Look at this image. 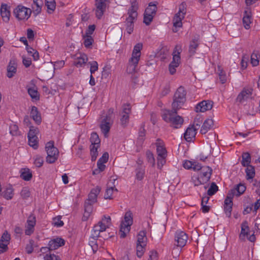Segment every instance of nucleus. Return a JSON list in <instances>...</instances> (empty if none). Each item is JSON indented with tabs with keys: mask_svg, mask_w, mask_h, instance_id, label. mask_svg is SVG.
<instances>
[{
	"mask_svg": "<svg viewBox=\"0 0 260 260\" xmlns=\"http://www.w3.org/2000/svg\"><path fill=\"white\" fill-rule=\"evenodd\" d=\"M178 110H165L163 111L161 116L164 121L170 123L171 126L178 128L181 126L183 123V118L177 115Z\"/></svg>",
	"mask_w": 260,
	"mask_h": 260,
	"instance_id": "obj_1",
	"label": "nucleus"
},
{
	"mask_svg": "<svg viewBox=\"0 0 260 260\" xmlns=\"http://www.w3.org/2000/svg\"><path fill=\"white\" fill-rule=\"evenodd\" d=\"M138 3L136 2H133L127 11L128 17H126L125 21L126 30L129 35L133 32L134 30V22L137 20L138 17Z\"/></svg>",
	"mask_w": 260,
	"mask_h": 260,
	"instance_id": "obj_2",
	"label": "nucleus"
},
{
	"mask_svg": "<svg viewBox=\"0 0 260 260\" xmlns=\"http://www.w3.org/2000/svg\"><path fill=\"white\" fill-rule=\"evenodd\" d=\"M142 43H137L134 47L132 56L129 59L126 71L129 74H132L136 71L138 62L140 59L141 51L142 49Z\"/></svg>",
	"mask_w": 260,
	"mask_h": 260,
	"instance_id": "obj_3",
	"label": "nucleus"
},
{
	"mask_svg": "<svg viewBox=\"0 0 260 260\" xmlns=\"http://www.w3.org/2000/svg\"><path fill=\"white\" fill-rule=\"evenodd\" d=\"M111 222V217L104 215L101 221H99L97 224L95 225L91 232L90 242L93 243L94 241L100 237V233L106 231L108 228Z\"/></svg>",
	"mask_w": 260,
	"mask_h": 260,
	"instance_id": "obj_4",
	"label": "nucleus"
},
{
	"mask_svg": "<svg viewBox=\"0 0 260 260\" xmlns=\"http://www.w3.org/2000/svg\"><path fill=\"white\" fill-rule=\"evenodd\" d=\"M186 90L183 86L178 88L174 94L172 104V108L174 110H179L181 108L186 101Z\"/></svg>",
	"mask_w": 260,
	"mask_h": 260,
	"instance_id": "obj_5",
	"label": "nucleus"
},
{
	"mask_svg": "<svg viewBox=\"0 0 260 260\" xmlns=\"http://www.w3.org/2000/svg\"><path fill=\"white\" fill-rule=\"evenodd\" d=\"M133 223V213L131 211H128L125 212L124 220L121 221L120 224L119 234L121 238H124L126 237V234L130 231L131 226Z\"/></svg>",
	"mask_w": 260,
	"mask_h": 260,
	"instance_id": "obj_6",
	"label": "nucleus"
},
{
	"mask_svg": "<svg viewBox=\"0 0 260 260\" xmlns=\"http://www.w3.org/2000/svg\"><path fill=\"white\" fill-rule=\"evenodd\" d=\"M182 51L181 46L177 45L175 46L173 52V60L169 66V71L171 75H174L176 72V68L181 62L180 53Z\"/></svg>",
	"mask_w": 260,
	"mask_h": 260,
	"instance_id": "obj_7",
	"label": "nucleus"
},
{
	"mask_svg": "<svg viewBox=\"0 0 260 260\" xmlns=\"http://www.w3.org/2000/svg\"><path fill=\"white\" fill-rule=\"evenodd\" d=\"M46 151L47 153L46 162L48 164H53L58 159L59 151L57 148L54 146V142L50 141L47 143L45 146Z\"/></svg>",
	"mask_w": 260,
	"mask_h": 260,
	"instance_id": "obj_8",
	"label": "nucleus"
},
{
	"mask_svg": "<svg viewBox=\"0 0 260 260\" xmlns=\"http://www.w3.org/2000/svg\"><path fill=\"white\" fill-rule=\"evenodd\" d=\"M31 12V9L21 5L17 6L13 11L15 17L19 20H27L30 17Z\"/></svg>",
	"mask_w": 260,
	"mask_h": 260,
	"instance_id": "obj_9",
	"label": "nucleus"
},
{
	"mask_svg": "<svg viewBox=\"0 0 260 260\" xmlns=\"http://www.w3.org/2000/svg\"><path fill=\"white\" fill-rule=\"evenodd\" d=\"M185 4L182 3L179 8V11L176 13L173 19V26L175 27L173 29V31L176 32L178 30L177 27H181L182 26V20L184 19L186 14V10L185 8Z\"/></svg>",
	"mask_w": 260,
	"mask_h": 260,
	"instance_id": "obj_10",
	"label": "nucleus"
},
{
	"mask_svg": "<svg viewBox=\"0 0 260 260\" xmlns=\"http://www.w3.org/2000/svg\"><path fill=\"white\" fill-rule=\"evenodd\" d=\"M132 112V107L130 104H124L121 107L120 112V122L123 127L127 126L129 120V114Z\"/></svg>",
	"mask_w": 260,
	"mask_h": 260,
	"instance_id": "obj_11",
	"label": "nucleus"
},
{
	"mask_svg": "<svg viewBox=\"0 0 260 260\" xmlns=\"http://www.w3.org/2000/svg\"><path fill=\"white\" fill-rule=\"evenodd\" d=\"M113 124V120L109 116H105L102 120L100 127L105 137H108V133Z\"/></svg>",
	"mask_w": 260,
	"mask_h": 260,
	"instance_id": "obj_12",
	"label": "nucleus"
},
{
	"mask_svg": "<svg viewBox=\"0 0 260 260\" xmlns=\"http://www.w3.org/2000/svg\"><path fill=\"white\" fill-rule=\"evenodd\" d=\"M188 235L183 231H177L175 234V244L178 247H184L187 241Z\"/></svg>",
	"mask_w": 260,
	"mask_h": 260,
	"instance_id": "obj_13",
	"label": "nucleus"
},
{
	"mask_svg": "<svg viewBox=\"0 0 260 260\" xmlns=\"http://www.w3.org/2000/svg\"><path fill=\"white\" fill-rule=\"evenodd\" d=\"M36 224V218L33 214H31L27 218L25 224V234L26 235H31L35 231V226Z\"/></svg>",
	"mask_w": 260,
	"mask_h": 260,
	"instance_id": "obj_14",
	"label": "nucleus"
},
{
	"mask_svg": "<svg viewBox=\"0 0 260 260\" xmlns=\"http://www.w3.org/2000/svg\"><path fill=\"white\" fill-rule=\"evenodd\" d=\"M108 0H95V12L98 19H100L106 11V2Z\"/></svg>",
	"mask_w": 260,
	"mask_h": 260,
	"instance_id": "obj_15",
	"label": "nucleus"
},
{
	"mask_svg": "<svg viewBox=\"0 0 260 260\" xmlns=\"http://www.w3.org/2000/svg\"><path fill=\"white\" fill-rule=\"evenodd\" d=\"M201 169H200V172L199 176L203 179L202 182H208L212 174V169L208 166H202L201 165Z\"/></svg>",
	"mask_w": 260,
	"mask_h": 260,
	"instance_id": "obj_16",
	"label": "nucleus"
},
{
	"mask_svg": "<svg viewBox=\"0 0 260 260\" xmlns=\"http://www.w3.org/2000/svg\"><path fill=\"white\" fill-rule=\"evenodd\" d=\"M213 102L212 101H203L198 103L195 107L196 112H204L211 110L213 107Z\"/></svg>",
	"mask_w": 260,
	"mask_h": 260,
	"instance_id": "obj_17",
	"label": "nucleus"
},
{
	"mask_svg": "<svg viewBox=\"0 0 260 260\" xmlns=\"http://www.w3.org/2000/svg\"><path fill=\"white\" fill-rule=\"evenodd\" d=\"M10 240V235L7 231H5L2 235L0 239V254L7 251L8 247V245Z\"/></svg>",
	"mask_w": 260,
	"mask_h": 260,
	"instance_id": "obj_18",
	"label": "nucleus"
},
{
	"mask_svg": "<svg viewBox=\"0 0 260 260\" xmlns=\"http://www.w3.org/2000/svg\"><path fill=\"white\" fill-rule=\"evenodd\" d=\"M252 93V89L251 88H244L240 92L237 97V102L239 103H243L244 101L251 98Z\"/></svg>",
	"mask_w": 260,
	"mask_h": 260,
	"instance_id": "obj_19",
	"label": "nucleus"
},
{
	"mask_svg": "<svg viewBox=\"0 0 260 260\" xmlns=\"http://www.w3.org/2000/svg\"><path fill=\"white\" fill-rule=\"evenodd\" d=\"M65 244V241L61 238L56 237L49 241L48 245L50 250H55L59 247L63 246Z\"/></svg>",
	"mask_w": 260,
	"mask_h": 260,
	"instance_id": "obj_20",
	"label": "nucleus"
},
{
	"mask_svg": "<svg viewBox=\"0 0 260 260\" xmlns=\"http://www.w3.org/2000/svg\"><path fill=\"white\" fill-rule=\"evenodd\" d=\"M198 128L193 126H189L184 134V138L187 142H191L195 138Z\"/></svg>",
	"mask_w": 260,
	"mask_h": 260,
	"instance_id": "obj_21",
	"label": "nucleus"
},
{
	"mask_svg": "<svg viewBox=\"0 0 260 260\" xmlns=\"http://www.w3.org/2000/svg\"><path fill=\"white\" fill-rule=\"evenodd\" d=\"M0 12L3 20L5 22H8L10 20V11L7 4H3L1 5Z\"/></svg>",
	"mask_w": 260,
	"mask_h": 260,
	"instance_id": "obj_22",
	"label": "nucleus"
},
{
	"mask_svg": "<svg viewBox=\"0 0 260 260\" xmlns=\"http://www.w3.org/2000/svg\"><path fill=\"white\" fill-rule=\"evenodd\" d=\"M117 179L114 178L113 177H111V179L110 180V182L109 183V184L111 182H112V184H113V186H110L108 187L106 191L104 198L106 199H111L114 190H115L117 191V189L115 188V182L116 181Z\"/></svg>",
	"mask_w": 260,
	"mask_h": 260,
	"instance_id": "obj_23",
	"label": "nucleus"
},
{
	"mask_svg": "<svg viewBox=\"0 0 260 260\" xmlns=\"http://www.w3.org/2000/svg\"><path fill=\"white\" fill-rule=\"evenodd\" d=\"M17 71V64L15 60H10L7 67V76L9 78H11L16 74Z\"/></svg>",
	"mask_w": 260,
	"mask_h": 260,
	"instance_id": "obj_24",
	"label": "nucleus"
},
{
	"mask_svg": "<svg viewBox=\"0 0 260 260\" xmlns=\"http://www.w3.org/2000/svg\"><path fill=\"white\" fill-rule=\"evenodd\" d=\"M100 192V188L98 186L92 189L88 194V198L86 201L94 204L96 202L97 196Z\"/></svg>",
	"mask_w": 260,
	"mask_h": 260,
	"instance_id": "obj_25",
	"label": "nucleus"
},
{
	"mask_svg": "<svg viewBox=\"0 0 260 260\" xmlns=\"http://www.w3.org/2000/svg\"><path fill=\"white\" fill-rule=\"evenodd\" d=\"M251 14L250 10H247L244 11L243 17V23L244 27L248 29L250 27Z\"/></svg>",
	"mask_w": 260,
	"mask_h": 260,
	"instance_id": "obj_26",
	"label": "nucleus"
},
{
	"mask_svg": "<svg viewBox=\"0 0 260 260\" xmlns=\"http://www.w3.org/2000/svg\"><path fill=\"white\" fill-rule=\"evenodd\" d=\"M246 188V186L244 184L239 183L234 188L230 190V191L231 192L233 193L234 196L239 197L245 192Z\"/></svg>",
	"mask_w": 260,
	"mask_h": 260,
	"instance_id": "obj_27",
	"label": "nucleus"
},
{
	"mask_svg": "<svg viewBox=\"0 0 260 260\" xmlns=\"http://www.w3.org/2000/svg\"><path fill=\"white\" fill-rule=\"evenodd\" d=\"M249 228L247 221H244L241 224V231L239 236L240 239L244 240L245 236H248L249 235Z\"/></svg>",
	"mask_w": 260,
	"mask_h": 260,
	"instance_id": "obj_28",
	"label": "nucleus"
},
{
	"mask_svg": "<svg viewBox=\"0 0 260 260\" xmlns=\"http://www.w3.org/2000/svg\"><path fill=\"white\" fill-rule=\"evenodd\" d=\"M183 167L186 169H192L194 171H199L201 169V164L197 162H192L190 160H185L183 164Z\"/></svg>",
	"mask_w": 260,
	"mask_h": 260,
	"instance_id": "obj_29",
	"label": "nucleus"
},
{
	"mask_svg": "<svg viewBox=\"0 0 260 260\" xmlns=\"http://www.w3.org/2000/svg\"><path fill=\"white\" fill-rule=\"evenodd\" d=\"M88 58L86 54H81L80 56L77 57L74 61V64L77 67H81L85 65L87 61Z\"/></svg>",
	"mask_w": 260,
	"mask_h": 260,
	"instance_id": "obj_30",
	"label": "nucleus"
},
{
	"mask_svg": "<svg viewBox=\"0 0 260 260\" xmlns=\"http://www.w3.org/2000/svg\"><path fill=\"white\" fill-rule=\"evenodd\" d=\"M213 125V121L211 119H206L202 125L200 132L202 134H206Z\"/></svg>",
	"mask_w": 260,
	"mask_h": 260,
	"instance_id": "obj_31",
	"label": "nucleus"
},
{
	"mask_svg": "<svg viewBox=\"0 0 260 260\" xmlns=\"http://www.w3.org/2000/svg\"><path fill=\"white\" fill-rule=\"evenodd\" d=\"M30 116L37 124H39L41 122V117L36 107L32 106L31 107Z\"/></svg>",
	"mask_w": 260,
	"mask_h": 260,
	"instance_id": "obj_32",
	"label": "nucleus"
},
{
	"mask_svg": "<svg viewBox=\"0 0 260 260\" xmlns=\"http://www.w3.org/2000/svg\"><path fill=\"white\" fill-rule=\"evenodd\" d=\"M156 145V151L158 154V156H166L167 151L166 148L162 145V142L159 139L157 140Z\"/></svg>",
	"mask_w": 260,
	"mask_h": 260,
	"instance_id": "obj_33",
	"label": "nucleus"
},
{
	"mask_svg": "<svg viewBox=\"0 0 260 260\" xmlns=\"http://www.w3.org/2000/svg\"><path fill=\"white\" fill-rule=\"evenodd\" d=\"M136 179L138 181H141L143 179L145 174V167L139 166L135 170Z\"/></svg>",
	"mask_w": 260,
	"mask_h": 260,
	"instance_id": "obj_34",
	"label": "nucleus"
},
{
	"mask_svg": "<svg viewBox=\"0 0 260 260\" xmlns=\"http://www.w3.org/2000/svg\"><path fill=\"white\" fill-rule=\"evenodd\" d=\"M198 41L199 39L196 38L190 42L188 51L190 56H192L195 54L196 50L199 47Z\"/></svg>",
	"mask_w": 260,
	"mask_h": 260,
	"instance_id": "obj_35",
	"label": "nucleus"
},
{
	"mask_svg": "<svg viewBox=\"0 0 260 260\" xmlns=\"http://www.w3.org/2000/svg\"><path fill=\"white\" fill-rule=\"evenodd\" d=\"M92 204L93 203L85 201L84 204V213L83 215V220H87L90 213L92 211Z\"/></svg>",
	"mask_w": 260,
	"mask_h": 260,
	"instance_id": "obj_36",
	"label": "nucleus"
},
{
	"mask_svg": "<svg viewBox=\"0 0 260 260\" xmlns=\"http://www.w3.org/2000/svg\"><path fill=\"white\" fill-rule=\"evenodd\" d=\"M251 161V157L249 153L243 152L242 155L241 165L243 167L250 166Z\"/></svg>",
	"mask_w": 260,
	"mask_h": 260,
	"instance_id": "obj_37",
	"label": "nucleus"
},
{
	"mask_svg": "<svg viewBox=\"0 0 260 260\" xmlns=\"http://www.w3.org/2000/svg\"><path fill=\"white\" fill-rule=\"evenodd\" d=\"M245 169L246 178L247 180L252 179L255 175V168L253 166H246Z\"/></svg>",
	"mask_w": 260,
	"mask_h": 260,
	"instance_id": "obj_38",
	"label": "nucleus"
},
{
	"mask_svg": "<svg viewBox=\"0 0 260 260\" xmlns=\"http://www.w3.org/2000/svg\"><path fill=\"white\" fill-rule=\"evenodd\" d=\"M157 4L158 3L157 2L150 3L148 6L146 8L145 13H146V14H151L155 16L157 10L156 6Z\"/></svg>",
	"mask_w": 260,
	"mask_h": 260,
	"instance_id": "obj_39",
	"label": "nucleus"
},
{
	"mask_svg": "<svg viewBox=\"0 0 260 260\" xmlns=\"http://www.w3.org/2000/svg\"><path fill=\"white\" fill-rule=\"evenodd\" d=\"M20 177L25 181H29L32 178V174L28 168L21 170Z\"/></svg>",
	"mask_w": 260,
	"mask_h": 260,
	"instance_id": "obj_40",
	"label": "nucleus"
},
{
	"mask_svg": "<svg viewBox=\"0 0 260 260\" xmlns=\"http://www.w3.org/2000/svg\"><path fill=\"white\" fill-rule=\"evenodd\" d=\"M203 179H201L199 175H193L192 176L190 182L194 186H198L201 184H204L206 182H202Z\"/></svg>",
	"mask_w": 260,
	"mask_h": 260,
	"instance_id": "obj_41",
	"label": "nucleus"
},
{
	"mask_svg": "<svg viewBox=\"0 0 260 260\" xmlns=\"http://www.w3.org/2000/svg\"><path fill=\"white\" fill-rule=\"evenodd\" d=\"M137 237H138V239H137V243H138V244H142V245L146 243L147 238H146V232L145 231H144V230L141 231L139 233V234L137 236Z\"/></svg>",
	"mask_w": 260,
	"mask_h": 260,
	"instance_id": "obj_42",
	"label": "nucleus"
},
{
	"mask_svg": "<svg viewBox=\"0 0 260 260\" xmlns=\"http://www.w3.org/2000/svg\"><path fill=\"white\" fill-rule=\"evenodd\" d=\"M146 131L144 128V125L142 124L138 133V142L142 144L145 140Z\"/></svg>",
	"mask_w": 260,
	"mask_h": 260,
	"instance_id": "obj_43",
	"label": "nucleus"
},
{
	"mask_svg": "<svg viewBox=\"0 0 260 260\" xmlns=\"http://www.w3.org/2000/svg\"><path fill=\"white\" fill-rule=\"evenodd\" d=\"M260 54L258 51H254L251 55V63L253 66L255 67L258 64V58Z\"/></svg>",
	"mask_w": 260,
	"mask_h": 260,
	"instance_id": "obj_44",
	"label": "nucleus"
},
{
	"mask_svg": "<svg viewBox=\"0 0 260 260\" xmlns=\"http://www.w3.org/2000/svg\"><path fill=\"white\" fill-rule=\"evenodd\" d=\"M35 3H36L31 9L36 15H38L41 12L43 3L42 0H37V2Z\"/></svg>",
	"mask_w": 260,
	"mask_h": 260,
	"instance_id": "obj_45",
	"label": "nucleus"
},
{
	"mask_svg": "<svg viewBox=\"0 0 260 260\" xmlns=\"http://www.w3.org/2000/svg\"><path fill=\"white\" fill-rule=\"evenodd\" d=\"M90 141L91 143V145H96V146L100 145L101 141L99 135L96 133H92L91 134Z\"/></svg>",
	"mask_w": 260,
	"mask_h": 260,
	"instance_id": "obj_46",
	"label": "nucleus"
},
{
	"mask_svg": "<svg viewBox=\"0 0 260 260\" xmlns=\"http://www.w3.org/2000/svg\"><path fill=\"white\" fill-rule=\"evenodd\" d=\"M27 92L32 99L36 100H39V94L36 88H28L27 89Z\"/></svg>",
	"mask_w": 260,
	"mask_h": 260,
	"instance_id": "obj_47",
	"label": "nucleus"
},
{
	"mask_svg": "<svg viewBox=\"0 0 260 260\" xmlns=\"http://www.w3.org/2000/svg\"><path fill=\"white\" fill-rule=\"evenodd\" d=\"M100 146H96V145H90V154L91 157V160L95 161L98 155V149Z\"/></svg>",
	"mask_w": 260,
	"mask_h": 260,
	"instance_id": "obj_48",
	"label": "nucleus"
},
{
	"mask_svg": "<svg viewBox=\"0 0 260 260\" xmlns=\"http://www.w3.org/2000/svg\"><path fill=\"white\" fill-rule=\"evenodd\" d=\"M83 44L85 47L89 48L90 47L93 42V39L92 37L90 35H85L83 37Z\"/></svg>",
	"mask_w": 260,
	"mask_h": 260,
	"instance_id": "obj_49",
	"label": "nucleus"
},
{
	"mask_svg": "<svg viewBox=\"0 0 260 260\" xmlns=\"http://www.w3.org/2000/svg\"><path fill=\"white\" fill-rule=\"evenodd\" d=\"M28 144L29 145L32 147L34 149H37L38 148V137H30L28 138Z\"/></svg>",
	"mask_w": 260,
	"mask_h": 260,
	"instance_id": "obj_50",
	"label": "nucleus"
},
{
	"mask_svg": "<svg viewBox=\"0 0 260 260\" xmlns=\"http://www.w3.org/2000/svg\"><path fill=\"white\" fill-rule=\"evenodd\" d=\"M146 244L142 245V244L137 243L136 250L137 255L138 257L140 258L143 255L144 252L145 247Z\"/></svg>",
	"mask_w": 260,
	"mask_h": 260,
	"instance_id": "obj_51",
	"label": "nucleus"
},
{
	"mask_svg": "<svg viewBox=\"0 0 260 260\" xmlns=\"http://www.w3.org/2000/svg\"><path fill=\"white\" fill-rule=\"evenodd\" d=\"M218 189V187L214 182H212L207 191V195L209 196L214 194Z\"/></svg>",
	"mask_w": 260,
	"mask_h": 260,
	"instance_id": "obj_52",
	"label": "nucleus"
},
{
	"mask_svg": "<svg viewBox=\"0 0 260 260\" xmlns=\"http://www.w3.org/2000/svg\"><path fill=\"white\" fill-rule=\"evenodd\" d=\"M45 5L47 7L48 10L50 11V12H48L50 13L55 10L56 7L54 0H45Z\"/></svg>",
	"mask_w": 260,
	"mask_h": 260,
	"instance_id": "obj_53",
	"label": "nucleus"
},
{
	"mask_svg": "<svg viewBox=\"0 0 260 260\" xmlns=\"http://www.w3.org/2000/svg\"><path fill=\"white\" fill-rule=\"evenodd\" d=\"M13 196V190L12 188L9 187L7 188L4 192H3V197L7 200H10L12 198Z\"/></svg>",
	"mask_w": 260,
	"mask_h": 260,
	"instance_id": "obj_54",
	"label": "nucleus"
},
{
	"mask_svg": "<svg viewBox=\"0 0 260 260\" xmlns=\"http://www.w3.org/2000/svg\"><path fill=\"white\" fill-rule=\"evenodd\" d=\"M39 131L38 128L31 126L29 127V131L28 133V138L37 137V135L39 134Z\"/></svg>",
	"mask_w": 260,
	"mask_h": 260,
	"instance_id": "obj_55",
	"label": "nucleus"
},
{
	"mask_svg": "<svg viewBox=\"0 0 260 260\" xmlns=\"http://www.w3.org/2000/svg\"><path fill=\"white\" fill-rule=\"evenodd\" d=\"M233 193L229 190L228 195L224 201V206L233 205V198L234 197Z\"/></svg>",
	"mask_w": 260,
	"mask_h": 260,
	"instance_id": "obj_56",
	"label": "nucleus"
},
{
	"mask_svg": "<svg viewBox=\"0 0 260 260\" xmlns=\"http://www.w3.org/2000/svg\"><path fill=\"white\" fill-rule=\"evenodd\" d=\"M253 206V204L251 202L248 203L247 205L244 204L243 214L246 215L250 213L252 211Z\"/></svg>",
	"mask_w": 260,
	"mask_h": 260,
	"instance_id": "obj_57",
	"label": "nucleus"
},
{
	"mask_svg": "<svg viewBox=\"0 0 260 260\" xmlns=\"http://www.w3.org/2000/svg\"><path fill=\"white\" fill-rule=\"evenodd\" d=\"M34 164L36 167L40 168L43 165L44 162L43 157H42L40 155H37L34 157Z\"/></svg>",
	"mask_w": 260,
	"mask_h": 260,
	"instance_id": "obj_58",
	"label": "nucleus"
},
{
	"mask_svg": "<svg viewBox=\"0 0 260 260\" xmlns=\"http://www.w3.org/2000/svg\"><path fill=\"white\" fill-rule=\"evenodd\" d=\"M34 243V240L32 239H30L29 240L28 243L26 244L25 250L28 254H30L33 252Z\"/></svg>",
	"mask_w": 260,
	"mask_h": 260,
	"instance_id": "obj_59",
	"label": "nucleus"
},
{
	"mask_svg": "<svg viewBox=\"0 0 260 260\" xmlns=\"http://www.w3.org/2000/svg\"><path fill=\"white\" fill-rule=\"evenodd\" d=\"M203 121V118L200 115H197L194 119L193 124L192 125L193 127L199 128Z\"/></svg>",
	"mask_w": 260,
	"mask_h": 260,
	"instance_id": "obj_60",
	"label": "nucleus"
},
{
	"mask_svg": "<svg viewBox=\"0 0 260 260\" xmlns=\"http://www.w3.org/2000/svg\"><path fill=\"white\" fill-rule=\"evenodd\" d=\"M146 154L148 162L151 164L152 166H154L155 165V159L153 153L150 150H148L147 151Z\"/></svg>",
	"mask_w": 260,
	"mask_h": 260,
	"instance_id": "obj_61",
	"label": "nucleus"
},
{
	"mask_svg": "<svg viewBox=\"0 0 260 260\" xmlns=\"http://www.w3.org/2000/svg\"><path fill=\"white\" fill-rule=\"evenodd\" d=\"M154 16L152 15L146 14V13H144L143 22L146 25H149L152 21Z\"/></svg>",
	"mask_w": 260,
	"mask_h": 260,
	"instance_id": "obj_62",
	"label": "nucleus"
},
{
	"mask_svg": "<svg viewBox=\"0 0 260 260\" xmlns=\"http://www.w3.org/2000/svg\"><path fill=\"white\" fill-rule=\"evenodd\" d=\"M88 64H90V72L91 74L94 73L98 70V63L96 61H92L89 62Z\"/></svg>",
	"mask_w": 260,
	"mask_h": 260,
	"instance_id": "obj_63",
	"label": "nucleus"
},
{
	"mask_svg": "<svg viewBox=\"0 0 260 260\" xmlns=\"http://www.w3.org/2000/svg\"><path fill=\"white\" fill-rule=\"evenodd\" d=\"M10 133L13 136H17L19 134L18 131V126L15 124L10 125Z\"/></svg>",
	"mask_w": 260,
	"mask_h": 260,
	"instance_id": "obj_64",
	"label": "nucleus"
}]
</instances>
